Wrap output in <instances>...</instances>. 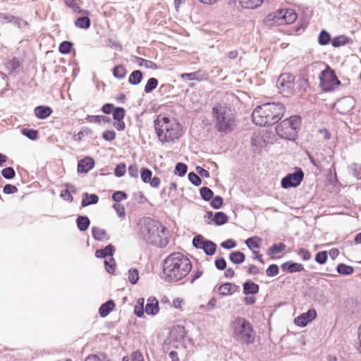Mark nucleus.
Segmentation results:
<instances>
[{"label": "nucleus", "instance_id": "nucleus-1", "mask_svg": "<svg viewBox=\"0 0 361 361\" xmlns=\"http://www.w3.org/2000/svg\"><path fill=\"white\" fill-rule=\"evenodd\" d=\"M192 267L188 257L180 252H173L162 263L163 278L167 282H177L185 277Z\"/></svg>", "mask_w": 361, "mask_h": 361}, {"label": "nucleus", "instance_id": "nucleus-2", "mask_svg": "<svg viewBox=\"0 0 361 361\" xmlns=\"http://www.w3.org/2000/svg\"><path fill=\"white\" fill-rule=\"evenodd\" d=\"M286 106L281 102H268L257 106L252 113V121L259 126L277 123L283 117Z\"/></svg>", "mask_w": 361, "mask_h": 361}, {"label": "nucleus", "instance_id": "nucleus-3", "mask_svg": "<svg viewBox=\"0 0 361 361\" xmlns=\"http://www.w3.org/2000/svg\"><path fill=\"white\" fill-rule=\"evenodd\" d=\"M140 232L143 239L149 245L165 247L169 243V231L167 228L150 217L143 219Z\"/></svg>", "mask_w": 361, "mask_h": 361}, {"label": "nucleus", "instance_id": "nucleus-4", "mask_svg": "<svg viewBox=\"0 0 361 361\" xmlns=\"http://www.w3.org/2000/svg\"><path fill=\"white\" fill-rule=\"evenodd\" d=\"M154 126L156 135L162 143L174 142L182 136L180 123L166 116L159 115L154 121Z\"/></svg>", "mask_w": 361, "mask_h": 361}, {"label": "nucleus", "instance_id": "nucleus-5", "mask_svg": "<svg viewBox=\"0 0 361 361\" xmlns=\"http://www.w3.org/2000/svg\"><path fill=\"white\" fill-rule=\"evenodd\" d=\"M212 116L215 121L214 128L218 132L227 134L233 130L235 116L230 112L226 104L216 103L212 107Z\"/></svg>", "mask_w": 361, "mask_h": 361}, {"label": "nucleus", "instance_id": "nucleus-6", "mask_svg": "<svg viewBox=\"0 0 361 361\" xmlns=\"http://www.w3.org/2000/svg\"><path fill=\"white\" fill-rule=\"evenodd\" d=\"M233 337L243 345H250L255 342V331L252 324L245 317H237L231 323Z\"/></svg>", "mask_w": 361, "mask_h": 361}, {"label": "nucleus", "instance_id": "nucleus-7", "mask_svg": "<svg viewBox=\"0 0 361 361\" xmlns=\"http://www.w3.org/2000/svg\"><path fill=\"white\" fill-rule=\"evenodd\" d=\"M301 123V116L293 115L279 123L276 127V132L283 139L295 141L298 137Z\"/></svg>", "mask_w": 361, "mask_h": 361}, {"label": "nucleus", "instance_id": "nucleus-8", "mask_svg": "<svg viewBox=\"0 0 361 361\" xmlns=\"http://www.w3.org/2000/svg\"><path fill=\"white\" fill-rule=\"evenodd\" d=\"M319 78L320 87L324 92H332L341 85L335 71L329 66H326L325 69L320 72Z\"/></svg>", "mask_w": 361, "mask_h": 361}, {"label": "nucleus", "instance_id": "nucleus-9", "mask_svg": "<svg viewBox=\"0 0 361 361\" xmlns=\"http://www.w3.org/2000/svg\"><path fill=\"white\" fill-rule=\"evenodd\" d=\"M267 18L269 21H271L274 24H291L296 20L297 13L290 8L279 9L272 13H269Z\"/></svg>", "mask_w": 361, "mask_h": 361}, {"label": "nucleus", "instance_id": "nucleus-10", "mask_svg": "<svg viewBox=\"0 0 361 361\" xmlns=\"http://www.w3.org/2000/svg\"><path fill=\"white\" fill-rule=\"evenodd\" d=\"M305 177V173L300 167L293 168V172L287 173L281 178V185L283 189L290 188H297L302 182Z\"/></svg>", "mask_w": 361, "mask_h": 361}, {"label": "nucleus", "instance_id": "nucleus-11", "mask_svg": "<svg viewBox=\"0 0 361 361\" xmlns=\"http://www.w3.org/2000/svg\"><path fill=\"white\" fill-rule=\"evenodd\" d=\"M295 76L290 73H283L280 75L276 87L283 93L290 94L293 92Z\"/></svg>", "mask_w": 361, "mask_h": 361}, {"label": "nucleus", "instance_id": "nucleus-12", "mask_svg": "<svg viewBox=\"0 0 361 361\" xmlns=\"http://www.w3.org/2000/svg\"><path fill=\"white\" fill-rule=\"evenodd\" d=\"M317 311L314 308L309 309L306 312L302 313L294 319V324L300 327H305L316 319Z\"/></svg>", "mask_w": 361, "mask_h": 361}, {"label": "nucleus", "instance_id": "nucleus-13", "mask_svg": "<svg viewBox=\"0 0 361 361\" xmlns=\"http://www.w3.org/2000/svg\"><path fill=\"white\" fill-rule=\"evenodd\" d=\"M95 164L94 159L91 157H85L78 161L77 171L78 173H87Z\"/></svg>", "mask_w": 361, "mask_h": 361}, {"label": "nucleus", "instance_id": "nucleus-14", "mask_svg": "<svg viewBox=\"0 0 361 361\" xmlns=\"http://www.w3.org/2000/svg\"><path fill=\"white\" fill-rule=\"evenodd\" d=\"M170 334L173 341L180 343L185 340L187 336V331L184 326L176 325L173 326Z\"/></svg>", "mask_w": 361, "mask_h": 361}, {"label": "nucleus", "instance_id": "nucleus-15", "mask_svg": "<svg viewBox=\"0 0 361 361\" xmlns=\"http://www.w3.org/2000/svg\"><path fill=\"white\" fill-rule=\"evenodd\" d=\"M281 269L283 272L290 274L300 272L304 270L303 264L293 261H287L281 264Z\"/></svg>", "mask_w": 361, "mask_h": 361}, {"label": "nucleus", "instance_id": "nucleus-16", "mask_svg": "<svg viewBox=\"0 0 361 361\" xmlns=\"http://www.w3.org/2000/svg\"><path fill=\"white\" fill-rule=\"evenodd\" d=\"M145 313L147 315L155 316L159 311V305L158 300L154 297H149L147 300V304L145 307Z\"/></svg>", "mask_w": 361, "mask_h": 361}, {"label": "nucleus", "instance_id": "nucleus-17", "mask_svg": "<svg viewBox=\"0 0 361 361\" xmlns=\"http://www.w3.org/2000/svg\"><path fill=\"white\" fill-rule=\"evenodd\" d=\"M116 247L112 244H109L102 249H97L95 251V257L97 258L106 259V257H112L115 253Z\"/></svg>", "mask_w": 361, "mask_h": 361}, {"label": "nucleus", "instance_id": "nucleus-18", "mask_svg": "<svg viewBox=\"0 0 361 361\" xmlns=\"http://www.w3.org/2000/svg\"><path fill=\"white\" fill-rule=\"evenodd\" d=\"M259 292V286L251 280L243 283V293L245 295H256Z\"/></svg>", "mask_w": 361, "mask_h": 361}, {"label": "nucleus", "instance_id": "nucleus-19", "mask_svg": "<svg viewBox=\"0 0 361 361\" xmlns=\"http://www.w3.org/2000/svg\"><path fill=\"white\" fill-rule=\"evenodd\" d=\"M53 113L52 109L49 106L39 105L35 108V116L41 120L47 118Z\"/></svg>", "mask_w": 361, "mask_h": 361}, {"label": "nucleus", "instance_id": "nucleus-20", "mask_svg": "<svg viewBox=\"0 0 361 361\" xmlns=\"http://www.w3.org/2000/svg\"><path fill=\"white\" fill-rule=\"evenodd\" d=\"M239 286L230 282H226L219 286L218 290L221 295L226 296L233 294Z\"/></svg>", "mask_w": 361, "mask_h": 361}, {"label": "nucleus", "instance_id": "nucleus-21", "mask_svg": "<svg viewBox=\"0 0 361 361\" xmlns=\"http://www.w3.org/2000/svg\"><path fill=\"white\" fill-rule=\"evenodd\" d=\"M132 61L134 63H136L138 66L142 67L144 66L147 69H152V70H157L159 68L158 66L156 63H154L152 61L147 60L145 59L136 56H132Z\"/></svg>", "mask_w": 361, "mask_h": 361}, {"label": "nucleus", "instance_id": "nucleus-22", "mask_svg": "<svg viewBox=\"0 0 361 361\" xmlns=\"http://www.w3.org/2000/svg\"><path fill=\"white\" fill-rule=\"evenodd\" d=\"M99 200V196L97 194H90L85 192L82 195L81 206L86 207L91 204H96L98 203Z\"/></svg>", "mask_w": 361, "mask_h": 361}, {"label": "nucleus", "instance_id": "nucleus-23", "mask_svg": "<svg viewBox=\"0 0 361 361\" xmlns=\"http://www.w3.org/2000/svg\"><path fill=\"white\" fill-rule=\"evenodd\" d=\"M116 304L113 300H109L104 302L99 308V314L101 317L104 318L114 309Z\"/></svg>", "mask_w": 361, "mask_h": 361}, {"label": "nucleus", "instance_id": "nucleus-24", "mask_svg": "<svg viewBox=\"0 0 361 361\" xmlns=\"http://www.w3.org/2000/svg\"><path fill=\"white\" fill-rule=\"evenodd\" d=\"M75 221L78 230L81 232L86 231L90 225V220L87 216L79 215Z\"/></svg>", "mask_w": 361, "mask_h": 361}, {"label": "nucleus", "instance_id": "nucleus-25", "mask_svg": "<svg viewBox=\"0 0 361 361\" xmlns=\"http://www.w3.org/2000/svg\"><path fill=\"white\" fill-rule=\"evenodd\" d=\"M351 42H352V39L350 37H348L344 35H338V36H336L332 38L331 45L334 47L337 48V47H340L341 46H344L347 44H349Z\"/></svg>", "mask_w": 361, "mask_h": 361}, {"label": "nucleus", "instance_id": "nucleus-26", "mask_svg": "<svg viewBox=\"0 0 361 361\" xmlns=\"http://www.w3.org/2000/svg\"><path fill=\"white\" fill-rule=\"evenodd\" d=\"M143 79V73L140 70L133 71L128 77V83L131 85H138Z\"/></svg>", "mask_w": 361, "mask_h": 361}, {"label": "nucleus", "instance_id": "nucleus-27", "mask_svg": "<svg viewBox=\"0 0 361 361\" xmlns=\"http://www.w3.org/2000/svg\"><path fill=\"white\" fill-rule=\"evenodd\" d=\"M113 76L118 80L123 79L127 75L128 71L123 64H118L114 67L111 70Z\"/></svg>", "mask_w": 361, "mask_h": 361}, {"label": "nucleus", "instance_id": "nucleus-28", "mask_svg": "<svg viewBox=\"0 0 361 361\" xmlns=\"http://www.w3.org/2000/svg\"><path fill=\"white\" fill-rule=\"evenodd\" d=\"M85 120L90 123H101L102 122L110 123L111 122V118L106 116L103 115H87L85 118Z\"/></svg>", "mask_w": 361, "mask_h": 361}, {"label": "nucleus", "instance_id": "nucleus-29", "mask_svg": "<svg viewBox=\"0 0 361 361\" xmlns=\"http://www.w3.org/2000/svg\"><path fill=\"white\" fill-rule=\"evenodd\" d=\"M75 26L84 30H87L91 26V20L90 18L85 16H80L76 18L75 20Z\"/></svg>", "mask_w": 361, "mask_h": 361}, {"label": "nucleus", "instance_id": "nucleus-30", "mask_svg": "<svg viewBox=\"0 0 361 361\" xmlns=\"http://www.w3.org/2000/svg\"><path fill=\"white\" fill-rule=\"evenodd\" d=\"M228 221V215L223 212H217L214 214V217L212 219L216 226H223L226 224Z\"/></svg>", "mask_w": 361, "mask_h": 361}, {"label": "nucleus", "instance_id": "nucleus-31", "mask_svg": "<svg viewBox=\"0 0 361 361\" xmlns=\"http://www.w3.org/2000/svg\"><path fill=\"white\" fill-rule=\"evenodd\" d=\"M229 259L235 264H240L245 262V255L241 251H234L230 253Z\"/></svg>", "mask_w": 361, "mask_h": 361}, {"label": "nucleus", "instance_id": "nucleus-32", "mask_svg": "<svg viewBox=\"0 0 361 361\" xmlns=\"http://www.w3.org/2000/svg\"><path fill=\"white\" fill-rule=\"evenodd\" d=\"M204 243L205 244L202 250L204 251L205 255L207 256L214 255L216 252V244L210 240H207V241L204 242Z\"/></svg>", "mask_w": 361, "mask_h": 361}, {"label": "nucleus", "instance_id": "nucleus-33", "mask_svg": "<svg viewBox=\"0 0 361 361\" xmlns=\"http://www.w3.org/2000/svg\"><path fill=\"white\" fill-rule=\"evenodd\" d=\"M336 271L343 276L351 275L354 272V268L352 266L344 263H340L336 266Z\"/></svg>", "mask_w": 361, "mask_h": 361}, {"label": "nucleus", "instance_id": "nucleus-34", "mask_svg": "<svg viewBox=\"0 0 361 361\" xmlns=\"http://www.w3.org/2000/svg\"><path fill=\"white\" fill-rule=\"evenodd\" d=\"M262 239L259 236H252L245 240V243L250 250L253 248L258 249L260 247Z\"/></svg>", "mask_w": 361, "mask_h": 361}, {"label": "nucleus", "instance_id": "nucleus-35", "mask_svg": "<svg viewBox=\"0 0 361 361\" xmlns=\"http://www.w3.org/2000/svg\"><path fill=\"white\" fill-rule=\"evenodd\" d=\"M332 38L331 37V35L326 30H322L319 34L318 36V43L321 46H325L331 43Z\"/></svg>", "mask_w": 361, "mask_h": 361}, {"label": "nucleus", "instance_id": "nucleus-36", "mask_svg": "<svg viewBox=\"0 0 361 361\" xmlns=\"http://www.w3.org/2000/svg\"><path fill=\"white\" fill-rule=\"evenodd\" d=\"M159 85V80L156 78H150L147 81V83L145 86L144 91L146 94L151 93L155 89H157Z\"/></svg>", "mask_w": 361, "mask_h": 361}, {"label": "nucleus", "instance_id": "nucleus-37", "mask_svg": "<svg viewBox=\"0 0 361 361\" xmlns=\"http://www.w3.org/2000/svg\"><path fill=\"white\" fill-rule=\"evenodd\" d=\"M264 0H240L243 7L248 9L257 8L259 6Z\"/></svg>", "mask_w": 361, "mask_h": 361}, {"label": "nucleus", "instance_id": "nucleus-38", "mask_svg": "<svg viewBox=\"0 0 361 361\" xmlns=\"http://www.w3.org/2000/svg\"><path fill=\"white\" fill-rule=\"evenodd\" d=\"M21 133L31 140H36L39 137L37 130L33 128H24L21 130Z\"/></svg>", "mask_w": 361, "mask_h": 361}, {"label": "nucleus", "instance_id": "nucleus-39", "mask_svg": "<svg viewBox=\"0 0 361 361\" xmlns=\"http://www.w3.org/2000/svg\"><path fill=\"white\" fill-rule=\"evenodd\" d=\"M286 249V245L283 243H274L268 249L269 255H274L281 253Z\"/></svg>", "mask_w": 361, "mask_h": 361}, {"label": "nucleus", "instance_id": "nucleus-40", "mask_svg": "<svg viewBox=\"0 0 361 361\" xmlns=\"http://www.w3.org/2000/svg\"><path fill=\"white\" fill-rule=\"evenodd\" d=\"M297 89L301 92H305L309 87L308 79L305 78L303 75L299 76L296 81Z\"/></svg>", "mask_w": 361, "mask_h": 361}, {"label": "nucleus", "instance_id": "nucleus-41", "mask_svg": "<svg viewBox=\"0 0 361 361\" xmlns=\"http://www.w3.org/2000/svg\"><path fill=\"white\" fill-rule=\"evenodd\" d=\"M200 194L202 199L206 202L210 201L214 196V192L207 186L202 187L200 189Z\"/></svg>", "mask_w": 361, "mask_h": 361}, {"label": "nucleus", "instance_id": "nucleus-42", "mask_svg": "<svg viewBox=\"0 0 361 361\" xmlns=\"http://www.w3.org/2000/svg\"><path fill=\"white\" fill-rule=\"evenodd\" d=\"M188 171V166L183 162H178L175 166L174 174L179 177H183Z\"/></svg>", "mask_w": 361, "mask_h": 361}, {"label": "nucleus", "instance_id": "nucleus-43", "mask_svg": "<svg viewBox=\"0 0 361 361\" xmlns=\"http://www.w3.org/2000/svg\"><path fill=\"white\" fill-rule=\"evenodd\" d=\"M139 271L136 268H130L128 272V281L132 284L135 285L139 280Z\"/></svg>", "mask_w": 361, "mask_h": 361}, {"label": "nucleus", "instance_id": "nucleus-44", "mask_svg": "<svg viewBox=\"0 0 361 361\" xmlns=\"http://www.w3.org/2000/svg\"><path fill=\"white\" fill-rule=\"evenodd\" d=\"M73 47V43L71 41H63L59 46V51L62 54H68Z\"/></svg>", "mask_w": 361, "mask_h": 361}, {"label": "nucleus", "instance_id": "nucleus-45", "mask_svg": "<svg viewBox=\"0 0 361 361\" xmlns=\"http://www.w3.org/2000/svg\"><path fill=\"white\" fill-rule=\"evenodd\" d=\"M181 78L186 80H198L200 81L202 80V76L200 75V71L192 72V73H182L180 75Z\"/></svg>", "mask_w": 361, "mask_h": 361}, {"label": "nucleus", "instance_id": "nucleus-46", "mask_svg": "<svg viewBox=\"0 0 361 361\" xmlns=\"http://www.w3.org/2000/svg\"><path fill=\"white\" fill-rule=\"evenodd\" d=\"M152 177V171L147 168L142 167L140 169V178L144 183H148Z\"/></svg>", "mask_w": 361, "mask_h": 361}, {"label": "nucleus", "instance_id": "nucleus-47", "mask_svg": "<svg viewBox=\"0 0 361 361\" xmlns=\"http://www.w3.org/2000/svg\"><path fill=\"white\" fill-rule=\"evenodd\" d=\"M208 239L204 238L202 235H196L192 239V245L198 250H202L204 245V242Z\"/></svg>", "mask_w": 361, "mask_h": 361}, {"label": "nucleus", "instance_id": "nucleus-48", "mask_svg": "<svg viewBox=\"0 0 361 361\" xmlns=\"http://www.w3.org/2000/svg\"><path fill=\"white\" fill-rule=\"evenodd\" d=\"M106 234V232L104 229H101L96 226L92 228V235L95 240H102Z\"/></svg>", "mask_w": 361, "mask_h": 361}, {"label": "nucleus", "instance_id": "nucleus-49", "mask_svg": "<svg viewBox=\"0 0 361 361\" xmlns=\"http://www.w3.org/2000/svg\"><path fill=\"white\" fill-rule=\"evenodd\" d=\"M126 111L123 107L118 106L116 107L112 113L113 119L116 121L123 120L126 116Z\"/></svg>", "mask_w": 361, "mask_h": 361}, {"label": "nucleus", "instance_id": "nucleus-50", "mask_svg": "<svg viewBox=\"0 0 361 361\" xmlns=\"http://www.w3.org/2000/svg\"><path fill=\"white\" fill-rule=\"evenodd\" d=\"M16 175V171L11 166L6 167L1 170V176L6 180H11L14 178Z\"/></svg>", "mask_w": 361, "mask_h": 361}, {"label": "nucleus", "instance_id": "nucleus-51", "mask_svg": "<svg viewBox=\"0 0 361 361\" xmlns=\"http://www.w3.org/2000/svg\"><path fill=\"white\" fill-rule=\"evenodd\" d=\"M104 265L106 271L109 274H113L115 272L116 270V262L114 257H109V259H104Z\"/></svg>", "mask_w": 361, "mask_h": 361}, {"label": "nucleus", "instance_id": "nucleus-52", "mask_svg": "<svg viewBox=\"0 0 361 361\" xmlns=\"http://www.w3.org/2000/svg\"><path fill=\"white\" fill-rule=\"evenodd\" d=\"M85 361H110V360L104 353H99L88 355Z\"/></svg>", "mask_w": 361, "mask_h": 361}, {"label": "nucleus", "instance_id": "nucleus-53", "mask_svg": "<svg viewBox=\"0 0 361 361\" xmlns=\"http://www.w3.org/2000/svg\"><path fill=\"white\" fill-rule=\"evenodd\" d=\"M126 173V164L124 162L118 164L114 169V175L121 178Z\"/></svg>", "mask_w": 361, "mask_h": 361}, {"label": "nucleus", "instance_id": "nucleus-54", "mask_svg": "<svg viewBox=\"0 0 361 361\" xmlns=\"http://www.w3.org/2000/svg\"><path fill=\"white\" fill-rule=\"evenodd\" d=\"M128 197V195L126 192L124 191H122V190H117V191H115L113 194H112V200L116 202V203H119L120 202L127 199Z\"/></svg>", "mask_w": 361, "mask_h": 361}, {"label": "nucleus", "instance_id": "nucleus-55", "mask_svg": "<svg viewBox=\"0 0 361 361\" xmlns=\"http://www.w3.org/2000/svg\"><path fill=\"white\" fill-rule=\"evenodd\" d=\"M223 204V197L219 195H216L215 197L213 196L212 199L210 200V206L214 209H220Z\"/></svg>", "mask_w": 361, "mask_h": 361}, {"label": "nucleus", "instance_id": "nucleus-56", "mask_svg": "<svg viewBox=\"0 0 361 361\" xmlns=\"http://www.w3.org/2000/svg\"><path fill=\"white\" fill-rule=\"evenodd\" d=\"M279 273V267L276 264H271L266 269V275L268 277H274Z\"/></svg>", "mask_w": 361, "mask_h": 361}, {"label": "nucleus", "instance_id": "nucleus-57", "mask_svg": "<svg viewBox=\"0 0 361 361\" xmlns=\"http://www.w3.org/2000/svg\"><path fill=\"white\" fill-rule=\"evenodd\" d=\"M328 259V252L326 251L318 252L316 255L314 260L319 264H324L326 263Z\"/></svg>", "mask_w": 361, "mask_h": 361}, {"label": "nucleus", "instance_id": "nucleus-58", "mask_svg": "<svg viewBox=\"0 0 361 361\" xmlns=\"http://www.w3.org/2000/svg\"><path fill=\"white\" fill-rule=\"evenodd\" d=\"M188 178L189 181L195 186H199L202 183L201 178L197 175V173L193 171L188 173Z\"/></svg>", "mask_w": 361, "mask_h": 361}, {"label": "nucleus", "instance_id": "nucleus-59", "mask_svg": "<svg viewBox=\"0 0 361 361\" xmlns=\"http://www.w3.org/2000/svg\"><path fill=\"white\" fill-rule=\"evenodd\" d=\"M203 273H204V270L202 269V267H198L196 269H195L192 272V274L188 279L190 283H193L196 280H197L202 276Z\"/></svg>", "mask_w": 361, "mask_h": 361}, {"label": "nucleus", "instance_id": "nucleus-60", "mask_svg": "<svg viewBox=\"0 0 361 361\" xmlns=\"http://www.w3.org/2000/svg\"><path fill=\"white\" fill-rule=\"evenodd\" d=\"M311 293L313 295V299L314 301L321 302L324 296L323 291L317 288L313 287L310 289Z\"/></svg>", "mask_w": 361, "mask_h": 361}, {"label": "nucleus", "instance_id": "nucleus-61", "mask_svg": "<svg viewBox=\"0 0 361 361\" xmlns=\"http://www.w3.org/2000/svg\"><path fill=\"white\" fill-rule=\"evenodd\" d=\"M12 23L21 30L27 27L29 25L26 20H24L23 18L17 16H14Z\"/></svg>", "mask_w": 361, "mask_h": 361}, {"label": "nucleus", "instance_id": "nucleus-62", "mask_svg": "<svg viewBox=\"0 0 361 361\" xmlns=\"http://www.w3.org/2000/svg\"><path fill=\"white\" fill-rule=\"evenodd\" d=\"M220 245L225 250H231L237 246V243L235 240L230 238L221 242Z\"/></svg>", "mask_w": 361, "mask_h": 361}, {"label": "nucleus", "instance_id": "nucleus-63", "mask_svg": "<svg viewBox=\"0 0 361 361\" xmlns=\"http://www.w3.org/2000/svg\"><path fill=\"white\" fill-rule=\"evenodd\" d=\"M113 208L120 218L123 219L126 217V209L123 205L120 203H115L113 204Z\"/></svg>", "mask_w": 361, "mask_h": 361}, {"label": "nucleus", "instance_id": "nucleus-64", "mask_svg": "<svg viewBox=\"0 0 361 361\" xmlns=\"http://www.w3.org/2000/svg\"><path fill=\"white\" fill-rule=\"evenodd\" d=\"M297 255L300 257L303 261H308L311 259V252L305 248H300L297 251Z\"/></svg>", "mask_w": 361, "mask_h": 361}]
</instances>
